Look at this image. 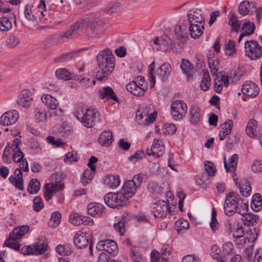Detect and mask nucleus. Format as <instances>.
I'll return each instance as SVG.
<instances>
[{"instance_id":"obj_1","label":"nucleus","mask_w":262,"mask_h":262,"mask_svg":"<svg viewBox=\"0 0 262 262\" xmlns=\"http://www.w3.org/2000/svg\"><path fill=\"white\" fill-rule=\"evenodd\" d=\"M97 62L99 69L96 73V78L101 81L106 79L114 71L115 58L110 50L105 49L100 52L97 55Z\"/></svg>"},{"instance_id":"obj_2","label":"nucleus","mask_w":262,"mask_h":262,"mask_svg":"<svg viewBox=\"0 0 262 262\" xmlns=\"http://www.w3.org/2000/svg\"><path fill=\"white\" fill-rule=\"evenodd\" d=\"M91 18L86 15L83 19L79 20L72 25L64 33L60 34L57 36L56 39L58 41H65L66 39H71L77 37L85 32L88 26V23L91 21ZM55 39L56 37H55Z\"/></svg>"},{"instance_id":"obj_3","label":"nucleus","mask_w":262,"mask_h":262,"mask_svg":"<svg viewBox=\"0 0 262 262\" xmlns=\"http://www.w3.org/2000/svg\"><path fill=\"white\" fill-rule=\"evenodd\" d=\"M154 64L155 63L152 62L148 66L149 72L148 74V77L149 78V81L150 82V88H152L155 86L156 82L155 78L156 76L162 81H165L167 80L168 77L170 76L172 71L170 64L168 62H165L161 64V66L157 69L155 74H154Z\"/></svg>"},{"instance_id":"obj_4","label":"nucleus","mask_w":262,"mask_h":262,"mask_svg":"<svg viewBox=\"0 0 262 262\" xmlns=\"http://www.w3.org/2000/svg\"><path fill=\"white\" fill-rule=\"evenodd\" d=\"M98 114V111L95 108L80 107L77 108L75 116L85 127L90 128L94 125Z\"/></svg>"},{"instance_id":"obj_5","label":"nucleus","mask_w":262,"mask_h":262,"mask_svg":"<svg viewBox=\"0 0 262 262\" xmlns=\"http://www.w3.org/2000/svg\"><path fill=\"white\" fill-rule=\"evenodd\" d=\"M128 200L121 190L116 193H108L104 197L105 204L113 208H119L125 206L127 204Z\"/></svg>"},{"instance_id":"obj_6","label":"nucleus","mask_w":262,"mask_h":262,"mask_svg":"<svg viewBox=\"0 0 262 262\" xmlns=\"http://www.w3.org/2000/svg\"><path fill=\"white\" fill-rule=\"evenodd\" d=\"M245 54L252 60H256L262 57V47L254 40L245 42Z\"/></svg>"},{"instance_id":"obj_7","label":"nucleus","mask_w":262,"mask_h":262,"mask_svg":"<svg viewBox=\"0 0 262 262\" xmlns=\"http://www.w3.org/2000/svg\"><path fill=\"white\" fill-rule=\"evenodd\" d=\"M128 91L136 96H143L147 88L144 77L138 76L135 81L129 82L126 86Z\"/></svg>"},{"instance_id":"obj_8","label":"nucleus","mask_w":262,"mask_h":262,"mask_svg":"<svg viewBox=\"0 0 262 262\" xmlns=\"http://www.w3.org/2000/svg\"><path fill=\"white\" fill-rule=\"evenodd\" d=\"M87 17L91 18V21L88 23L89 26L93 32V37H100L106 29V24L100 20L99 18L92 14L88 15Z\"/></svg>"},{"instance_id":"obj_9","label":"nucleus","mask_w":262,"mask_h":262,"mask_svg":"<svg viewBox=\"0 0 262 262\" xmlns=\"http://www.w3.org/2000/svg\"><path fill=\"white\" fill-rule=\"evenodd\" d=\"M187 110L186 104L182 100H175L171 105V113L176 120L182 119L186 115Z\"/></svg>"},{"instance_id":"obj_10","label":"nucleus","mask_w":262,"mask_h":262,"mask_svg":"<svg viewBox=\"0 0 262 262\" xmlns=\"http://www.w3.org/2000/svg\"><path fill=\"white\" fill-rule=\"evenodd\" d=\"M238 201L237 196L233 192L227 194L224 209L226 215L230 216L236 212V203Z\"/></svg>"},{"instance_id":"obj_11","label":"nucleus","mask_w":262,"mask_h":262,"mask_svg":"<svg viewBox=\"0 0 262 262\" xmlns=\"http://www.w3.org/2000/svg\"><path fill=\"white\" fill-rule=\"evenodd\" d=\"M19 117L17 111L11 110L3 114L0 118V124L9 126L14 124Z\"/></svg>"},{"instance_id":"obj_12","label":"nucleus","mask_w":262,"mask_h":262,"mask_svg":"<svg viewBox=\"0 0 262 262\" xmlns=\"http://www.w3.org/2000/svg\"><path fill=\"white\" fill-rule=\"evenodd\" d=\"M153 42L157 46V50L161 51H166L169 47L172 48L173 45H174L173 40L167 36L156 37L153 39Z\"/></svg>"},{"instance_id":"obj_13","label":"nucleus","mask_w":262,"mask_h":262,"mask_svg":"<svg viewBox=\"0 0 262 262\" xmlns=\"http://www.w3.org/2000/svg\"><path fill=\"white\" fill-rule=\"evenodd\" d=\"M63 188L64 185L61 182L46 184L44 191V196L46 200L49 201L56 192L62 190Z\"/></svg>"},{"instance_id":"obj_14","label":"nucleus","mask_w":262,"mask_h":262,"mask_svg":"<svg viewBox=\"0 0 262 262\" xmlns=\"http://www.w3.org/2000/svg\"><path fill=\"white\" fill-rule=\"evenodd\" d=\"M168 206L166 202L159 200L152 204L151 212L155 217H162L166 214Z\"/></svg>"},{"instance_id":"obj_15","label":"nucleus","mask_w":262,"mask_h":262,"mask_svg":"<svg viewBox=\"0 0 262 262\" xmlns=\"http://www.w3.org/2000/svg\"><path fill=\"white\" fill-rule=\"evenodd\" d=\"M117 248L116 243L111 239L100 241L96 245V249L99 251H105L109 254L115 252Z\"/></svg>"},{"instance_id":"obj_16","label":"nucleus","mask_w":262,"mask_h":262,"mask_svg":"<svg viewBox=\"0 0 262 262\" xmlns=\"http://www.w3.org/2000/svg\"><path fill=\"white\" fill-rule=\"evenodd\" d=\"M242 92L244 94L255 98L259 94V90L257 85L251 81H246L242 88Z\"/></svg>"},{"instance_id":"obj_17","label":"nucleus","mask_w":262,"mask_h":262,"mask_svg":"<svg viewBox=\"0 0 262 262\" xmlns=\"http://www.w3.org/2000/svg\"><path fill=\"white\" fill-rule=\"evenodd\" d=\"M99 96L101 99H112L118 102L119 99L115 94L113 90L110 86L103 87L98 91Z\"/></svg>"},{"instance_id":"obj_18","label":"nucleus","mask_w":262,"mask_h":262,"mask_svg":"<svg viewBox=\"0 0 262 262\" xmlns=\"http://www.w3.org/2000/svg\"><path fill=\"white\" fill-rule=\"evenodd\" d=\"M88 213L93 216H100L104 214V206L99 203H90L88 205Z\"/></svg>"},{"instance_id":"obj_19","label":"nucleus","mask_w":262,"mask_h":262,"mask_svg":"<svg viewBox=\"0 0 262 262\" xmlns=\"http://www.w3.org/2000/svg\"><path fill=\"white\" fill-rule=\"evenodd\" d=\"M188 20L189 23L193 21L195 23L204 24V18L201 14V10L198 9H192L190 10L187 14Z\"/></svg>"},{"instance_id":"obj_20","label":"nucleus","mask_w":262,"mask_h":262,"mask_svg":"<svg viewBox=\"0 0 262 262\" xmlns=\"http://www.w3.org/2000/svg\"><path fill=\"white\" fill-rule=\"evenodd\" d=\"M137 187L135 182L131 180L126 181L121 189V191L125 194L129 199L132 198L135 193Z\"/></svg>"},{"instance_id":"obj_21","label":"nucleus","mask_w":262,"mask_h":262,"mask_svg":"<svg viewBox=\"0 0 262 262\" xmlns=\"http://www.w3.org/2000/svg\"><path fill=\"white\" fill-rule=\"evenodd\" d=\"M70 222L75 226H79L81 224H89L93 222L90 217L83 216L76 213H72L69 216Z\"/></svg>"},{"instance_id":"obj_22","label":"nucleus","mask_w":262,"mask_h":262,"mask_svg":"<svg viewBox=\"0 0 262 262\" xmlns=\"http://www.w3.org/2000/svg\"><path fill=\"white\" fill-rule=\"evenodd\" d=\"M257 122L254 120H250L248 123L246 133L251 137L258 138L261 134V131L257 128Z\"/></svg>"},{"instance_id":"obj_23","label":"nucleus","mask_w":262,"mask_h":262,"mask_svg":"<svg viewBox=\"0 0 262 262\" xmlns=\"http://www.w3.org/2000/svg\"><path fill=\"white\" fill-rule=\"evenodd\" d=\"M242 29L244 32L240 35L238 40V42H241L243 37L252 34L255 30V26L253 23L248 20L243 24Z\"/></svg>"},{"instance_id":"obj_24","label":"nucleus","mask_w":262,"mask_h":262,"mask_svg":"<svg viewBox=\"0 0 262 262\" xmlns=\"http://www.w3.org/2000/svg\"><path fill=\"white\" fill-rule=\"evenodd\" d=\"M42 103L51 110L56 109L58 105V100L49 94H44L41 98Z\"/></svg>"},{"instance_id":"obj_25","label":"nucleus","mask_w":262,"mask_h":262,"mask_svg":"<svg viewBox=\"0 0 262 262\" xmlns=\"http://www.w3.org/2000/svg\"><path fill=\"white\" fill-rule=\"evenodd\" d=\"M181 68L183 73L186 75L188 80L192 79L194 69L192 64L189 60L183 59L181 64Z\"/></svg>"},{"instance_id":"obj_26","label":"nucleus","mask_w":262,"mask_h":262,"mask_svg":"<svg viewBox=\"0 0 262 262\" xmlns=\"http://www.w3.org/2000/svg\"><path fill=\"white\" fill-rule=\"evenodd\" d=\"M74 243L76 247L81 249L89 245V241L86 234L81 233L76 235L74 239Z\"/></svg>"},{"instance_id":"obj_27","label":"nucleus","mask_w":262,"mask_h":262,"mask_svg":"<svg viewBox=\"0 0 262 262\" xmlns=\"http://www.w3.org/2000/svg\"><path fill=\"white\" fill-rule=\"evenodd\" d=\"M204 24L203 23L201 24L190 23L189 31L191 37L194 38H198L203 34L204 29Z\"/></svg>"},{"instance_id":"obj_28","label":"nucleus","mask_w":262,"mask_h":262,"mask_svg":"<svg viewBox=\"0 0 262 262\" xmlns=\"http://www.w3.org/2000/svg\"><path fill=\"white\" fill-rule=\"evenodd\" d=\"M29 230L27 225H23L19 228H14L10 233V238L12 239H19L26 234Z\"/></svg>"},{"instance_id":"obj_29","label":"nucleus","mask_w":262,"mask_h":262,"mask_svg":"<svg viewBox=\"0 0 262 262\" xmlns=\"http://www.w3.org/2000/svg\"><path fill=\"white\" fill-rule=\"evenodd\" d=\"M150 151H152V155L159 158L164 152V146L162 144V141L155 140L152 143Z\"/></svg>"},{"instance_id":"obj_30","label":"nucleus","mask_w":262,"mask_h":262,"mask_svg":"<svg viewBox=\"0 0 262 262\" xmlns=\"http://www.w3.org/2000/svg\"><path fill=\"white\" fill-rule=\"evenodd\" d=\"M254 7L255 5L252 2L244 1L239 4L238 11L240 14L245 16L250 13L251 8Z\"/></svg>"},{"instance_id":"obj_31","label":"nucleus","mask_w":262,"mask_h":262,"mask_svg":"<svg viewBox=\"0 0 262 262\" xmlns=\"http://www.w3.org/2000/svg\"><path fill=\"white\" fill-rule=\"evenodd\" d=\"M99 143L103 146H110L113 142V135L110 131H104L98 139Z\"/></svg>"},{"instance_id":"obj_32","label":"nucleus","mask_w":262,"mask_h":262,"mask_svg":"<svg viewBox=\"0 0 262 262\" xmlns=\"http://www.w3.org/2000/svg\"><path fill=\"white\" fill-rule=\"evenodd\" d=\"M190 122L192 124L200 123L201 120L200 110L196 106H193L190 110Z\"/></svg>"},{"instance_id":"obj_33","label":"nucleus","mask_w":262,"mask_h":262,"mask_svg":"<svg viewBox=\"0 0 262 262\" xmlns=\"http://www.w3.org/2000/svg\"><path fill=\"white\" fill-rule=\"evenodd\" d=\"M259 216L252 213H246L242 217L243 224L247 226H254L257 224Z\"/></svg>"},{"instance_id":"obj_34","label":"nucleus","mask_w":262,"mask_h":262,"mask_svg":"<svg viewBox=\"0 0 262 262\" xmlns=\"http://www.w3.org/2000/svg\"><path fill=\"white\" fill-rule=\"evenodd\" d=\"M104 183L111 188H116L120 183L118 175H108L104 179Z\"/></svg>"},{"instance_id":"obj_35","label":"nucleus","mask_w":262,"mask_h":262,"mask_svg":"<svg viewBox=\"0 0 262 262\" xmlns=\"http://www.w3.org/2000/svg\"><path fill=\"white\" fill-rule=\"evenodd\" d=\"M55 75L58 78L64 80L74 79L75 76L65 68L57 69L55 72Z\"/></svg>"},{"instance_id":"obj_36","label":"nucleus","mask_w":262,"mask_h":262,"mask_svg":"<svg viewBox=\"0 0 262 262\" xmlns=\"http://www.w3.org/2000/svg\"><path fill=\"white\" fill-rule=\"evenodd\" d=\"M128 221L129 219L125 214H123L121 220L119 222L114 224V229L117 232L119 233L120 235H122L124 234L125 231V224L128 223Z\"/></svg>"},{"instance_id":"obj_37","label":"nucleus","mask_w":262,"mask_h":262,"mask_svg":"<svg viewBox=\"0 0 262 262\" xmlns=\"http://www.w3.org/2000/svg\"><path fill=\"white\" fill-rule=\"evenodd\" d=\"M228 24L231 26L232 31L238 32L241 24L235 13H230Z\"/></svg>"},{"instance_id":"obj_38","label":"nucleus","mask_w":262,"mask_h":262,"mask_svg":"<svg viewBox=\"0 0 262 262\" xmlns=\"http://www.w3.org/2000/svg\"><path fill=\"white\" fill-rule=\"evenodd\" d=\"M251 208L256 212L261 210L262 208V200L260 194L255 193L253 196L251 203Z\"/></svg>"},{"instance_id":"obj_39","label":"nucleus","mask_w":262,"mask_h":262,"mask_svg":"<svg viewBox=\"0 0 262 262\" xmlns=\"http://www.w3.org/2000/svg\"><path fill=\"white\" fill-rule=\"evenodd\" d=\"M78 55L77 52H72L62 54L54 58L55 62H63L70 61L75 58Z\"/></svg>"},{"instance_id":"obj_40","label":"nucleus","mask_w":262,"mask_h":262,"mask_svg":"<svg viewBox=\"0 0 262 262\" xmlns=\"http://www.w3.org/2000/svg\"><path fill=\"white\" fill-rule=\"evenodd\" d=\"M174 33L176 38L181 42L185 41L187 37L186 29L181 26L178 25L176 26Z\"/></svg>"},{"instance_id":"obj_41","label":"nucleus","mask_w":262,"mask_h":262,"mask_svg":"<svg viewBox=\"0 0 262 262\" xmlns=\"http://www.w3.org/2000/svg\"><path fill=\"white\" fill-rule=\"evenodd\" d=\"M40 184L36 179H32L29 182L28 187V191L30 194H35L39 190Z\"/></svg>"},{"instance_id":"obj_42","label":"nucleus","mask_w":262,"mask_h":262,"mask_svg":"<svg viewBox=\"0 0 262 262\" xmlns=\"http://www.w3.org/2000/svg\"><path fill=\"white\" fill-rule=\"evenodd\" d=\"M238 156L237 154L233 155L230 158V166H228L227 164L226 158L224 157V167L227 172H229L230 171V167L235 169L236 167L237 162H238Z\"/></svg>"},{"instance_id":"obj_43","label":"nucleus","mask_w":262,"mask_h":262,"mask_svg":"<svg viewBox=\"0 0 262 262\" xmlns=\"http://www.w3.org/2000/svg\"><path fill=\"white\" fill-rule=\"evenodd\" d=\"M157 116V113L156 112H154L150 114H147L146 113H144V118L141 121H140V124H143L144 125H148L150 123H152L154 122Z\"/></svg>"},{"instance_id":"obj_44","label":"nucleus","mask_w":262,"mask_h":262,"mask_svg":"<svg viewBox=\"0 0 262 262\" xmlns=\"http://www.w3.org/2000/svg\"><path fill=\"white\" fill-rule=\"evenodd\" d=\"M56 251L61 255H69L72 252L71 246L69 245H59L56 247Z\"/></svg>"},{"instance_id":"obj_45","label":"nucleus","mask_w":262,"mask_h":262,"mask_svg":"<svg viewBox=\"0 0 262 262\" xmlns=\"http://www.w3.org/2000/svg\"><path fill=\"white\" fill-rule=\"evenodd\" d=\"M48 248V245L43 242H39L33 245V254H40L45 253Z\"/></svg>"},{"instance_id":"obj_46","label":"nucleus","mask_w":262,"mask_h":262,"mask_svg":"<svg viewBox=\"0 0 262 262\" xmlns=\"http://www.w3.org/2000/svg\"><path fill=\"white\" fill-rule=\"evenodd\" d=\"M131 257L134 262H145V258L139 252L138 247H134L131 249Z\"/></svg>"},{"instance_id":"obj_47","label":"nucleus","mask_w":262,"mask_h":262,"mask_svg":"<svg viewBox=\"0 0 262 262\" xmlns=\"http://www.w3.org/2000/svg\"><path fill=\"white\" fill-rule=\"evenodd\" d=\"M210 86V77L209 73L205 72L204 73L203 76L200 84L201 90L207 91Z\"/></svg>"},{"instance_id":"obj_48","label":"nucleus","mask_w":262,"mask_h":262,"mask_svg":"<svg viewBox=\"0 0 262 262\" xmlns=\"http://www.w3.org/2000/svg\"><path fill=\"white\" fill-rule=\"evenodd\" d=\"M121 5L119 3L115 2L108 4L105 8V11L108 14L119 12L121 9Z\"/></svg>"},{"instance_id":"obj_49","label":"nucleus","mask_w":262,"mask_h":262,"mask_svg":"<svg viewBox=\"0 0 262 262\" xmlns=\"http://www.w3.org/2000/svg\"><path fill=\"white\" fill-rule=\"evenodd\" d=\"M189 225L188 222L186 220H179L174 224V229L180 233L182 230H186L189 228Z\"/></svg>"},{"instance_id":"obj_50","label":"nucleus","mask_w":262,"mask_h":262,"mask_svg":"<svg viewBox=\"0 0 262 262\" xmlns=\"http://www.w3.org/2000/svg\"><path fill=\"white\" fill-rule=\"evenodd\" d=\"M12 28V24L9 19L5 17H0V30L8 31Z\"/></svg>"},{"instance_id":"obj_51","label":"nucleus","mask_w":262,"mask_h":262,"mask_svg":"<svg viewBox=\"0 0 262 262\" xmlns=\"http://www.w3.org/2000/svg\"><path fill=\"white\" fill-rule=\"evenodd\" d=\"M28 145L30 148L35 151L36 153L40 152L41 150V147H40V142L34 138L30 139L28 142Z\"/></svg>"},{"instance_id":"obj_52","label":"nucleus","mask_w":262,"mask_h":262,"mask_svg":"<svg viewBox=\"0 0 262 262\" xmlns=\"http://www.w3.org/2000/svg\"><path fill=\"white\" fill-rule=\"evenodd\" d=\"M236 212L243 216L248 211V205L242 201L238 200L236 203Z\"/></svg>"},{"instance_id":"obj_53","label":"nucleus","mask_w":262,"mask_h":262,"mask_svg":"<svg viewBox=\"0 0 262 262\" xmlns=\"http://www.w3.org/2000/svg\"><path fill=\"white\" fill-rule=\"evenodd\" d=\"M10 182L12 183L19 190H24L23 178H16L11 176L9 178Z\"/></svg>"},{"instance_id":"obj_54","label":"nucleus","mask_w":262,"mask_h":262,"mask_svg":"<svg viewBox=\"0 0 262 262\" xmlns=\"http://www.w3.org/2000/svg\"><path fill=\"white\" fill-rule=\"evenodd\" d=\"M32 98L27 94H23L18 101V103L24 107H28L30 104Z\"/></svg>"},{"instance_id":"obj_55","label":"nucleus","mask_w":262,"mask_h":262,"mask_svg":"<svg viewBox=\"0 0 262 262\" xmlns=\"http://www.w3.org/2000/svg\"><path fill=\"white\" fill-rule=\"evenodd\" d=\"M34 117L37 122H43L47 119V113L40 109L36 108L34 110Z\"/></svg>"},{"instance_id":"obj_56","label":"nucleus","mask_w":262,"mask_h":262,"mask_svg":"<svg viewBox=\"0 0 262 262\" xmlns=\"http://www.w3.org/2000/svg\"><path fill=\"white\" fill-rule=\"evenodd\" d=\"M233 235L235 238H243L241 239V241H243V243L245 242V238H244V232L243 228L241 226L236 225V227H235L233 229Z\"/></svg>"},{"instance_id":"obj_57","label":"nucleus","mask_w":262,"mask_h":262,"mask_svg":"<svg viewBox=\"0 0 262 262\" xmlns=\"http://www.w3.org/2000/svg\"><path fill=\"white\" fill-rule=\"evenodd\" d=\"M17 239L9 238L5 241L4 245L16 250H18L19 249L20 245L16 241Z\"/></svg>"},{"instance_id":"obj_58","label":"nucleus","mask_w":262,"mask_h":262,"mask_svg":"<svg viewBox=\"0 0 262 262\" xmlns=\"http://www.w3.org/2000/svg\"><path fill=\"white\" fill-rule=\"evenodd\" d=\"M61 214L58 211L54 212L51 217V225L53 227L57 226L61 221Z\"/></svg>"},{"instance_id":"obj_59","label":"nucleus","mask_w":262,"mask_h":262,"mask_svg":"<svg viewBox=\"0 0 262 262\" xmlns=\"http://www.w3.org/2000/svg\"><path fill=\"white\" fill-rule=\"evenodd\" d=\"M177 130L176 126L171 123H166L163 127V132L166 135H171L175 133Z\"/></svg>"},{"instance_id":"obj_60","label":"nucleus","mask_w":262,"mask_h":262,"mask_svg":"<svg viewBox=\"0 0 262 262\" xmlns=\"http://www.w3.org/2000/svg\"><path fill=\"white\" fill-rule=\"evenodd\" d=\"M47 141L48 143H51L53 145H56L57 147H62L65 144V143L60 139H56L51 136L47 137Z\"/></svg>"},{"instance_id":"obj_61","label":"nucleus","mask_w":262,"mask_h":262,"mask_svg":"<svg viewBox=\"0 0 262 262\" xmlns=\"http://www.w3.org/2000/svg\"><path fill=\"white\" fill-rule=\"evenodd\" d=\"M33 208L36 211L41 210L43 207L41 199L39 196H36L33 200Z\"/></svg>"},{"instance_id":"obj_62","label":"nucleus","mask_w":262,"mask_h":262,"mask_svg":"<svg viewBox=\"0 0 262 262\" xmlns=\"http://www.w3.org/2000/svg\"><path fill=\"white\" fill-rule=\"evenodd\" d=\"M226 54L228 55H231L235 52V42L230 40L228 43L225 45Z\"/></svg>"},{"instance_id":"obj_63","label":"nucleus","mask_w":262,"mask_h":262,"mask_svg":"<svg viewBox=\"0 0 262 262\" xmlns=\"http://www.w3.org/2000/svg\"><path fill=\"white\" fill-rule=\"evenodd\" d=\"M6 43L8 47L13 48L19 43V39L14 36H10L7 38Z\"/></svg>"},{"instance_id":"obj_64","label":"nucleus","mask_w":262,"mask_h":262,"mask_svg":"<svg viewBox=\"0 0 262 262\" xmlns=\"http://www.w3.org/2000/svg\"><path fill=\"white\" fill-rule=\"evenodd\" d=\"M145 157V154L143 150H138L136 152L133 156L128 157V160L130 162H135L138 160L142 159Z\"/></svg>"}]
</instances>
